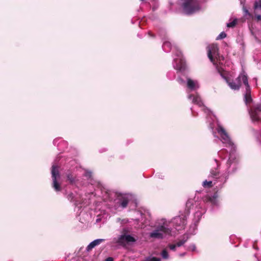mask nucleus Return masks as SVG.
Returning <instances> with one entry per match:
<instances>
[{"label": "nucleus", "instance_id": "obj_26", "mask_svg": "<svg viewBox=\"0 0 261 261\" xmlns=\"http://www.w3.org/2000/svg\"><path fill=\"white\" fill-rule=\"evenodd\" d=\"M163 258L167 259L168 258V253L166 249H164L161 253Z\"/></svg>", "mask_w": 261, "mask_h": 261}, {"label": "nucleus", "instance_id": "obj_1", "mask_svg": "<svg viewBox=\"0 0 261 261\" xmlns=\"http://www.w3.org/2000/svg\"><path fill=\"white\" fill-rule=\"evenodd\" d=\"M217 71L220 75L226 82L230 88L233 90H238L240 89L242 83L245 86V92L244 94V100L246 106L252 101V98L251 95V89L248 84V78L245 72L240 73L239 76L234 80L227 78L223 72L224 70L217 68Z\"/></svg>", "mask_w": 261, "mask_h": 261}, {"label": "nucleus", "instance_id": "obj_16", "mask_svg": "<svg viewBox=\"0 0 261 261\" xmlns=\"http://www.w3.org/2000/svg\"><path fill=\"white\" fill-rule=\"evenodd\" d=\"M192 206V201L191 200H188L186 204V209L185 211V214H186L187 215H188L190 213V210L191 208V207Z\"/></svg>", "mask_w": 261, "mask_h": 261}, {"label": "nucleus", "instance_id": "obj_32", "mask_svg": "<svg viewBox=\"0 0 261 261\" xmlns=\"http://www.w3.org/2000/svg\"><path fill=\"white\" fill-rule=\"evenodd\" d=\"M128 232V230L126 228H124L122 230V234H125V235H128L127 233Z\"/></svg>", "mask_w": 261, "mask_h": 261}, {"label": "nucleus", "instance_id": "obj_33", "mask_svg": "<svg viewBox=\"0 0 261 261\" xmlns=\"http://www.w3.org/2000/svg\"><path fill=\"white\" fill-rule=\"evenodd\" d=\"M104 261H114V259L112 257L107 258Z\"/></svg>", "mask_w": 261, "mask_h": 261}, {"label": "nucleus", "instance_id": "obj_15", "mask_svg": "<svg viewBox=\"0 0 261 261\" xmlns=\"http://www.w3.org/2000/svg\"><path fill=\"white\" fill-rule=\"evenodd\" d=\"M243 11L244 12V15L245 17H248L250 18H253L254 15L253 13H250L247 7L245 6H243Z\"/></svg>", "mask_w": 261, "mask_h": 261}, {"label": "nucleus", "instance_id": "obj_30", "mask_svg": "<svg viewBox=\"0 0 261 261\" xmlns=\"http://www.w3.org/2000/svg\"><path fill=\"white\" fill-rule=\"evenodd\" d=\"M147 261H161V259L160 258L156 257H152L151 258H148Z\"/></svg>", "mask_w": 261, "mask_h": 261}, {"label": "nucleus", "instance_id": "obj_22", "mask_svg": "<svg viewBox=\"0 0 261 261\" xmlns=\"http://www.w3.org/2000/svg\"><path fill=\"white\" fill-rule=\"evenodd\" d=\"M253 134L256 137H260L261 138V130L259 131L256 130L254 129H252Z\"/></svg>", "mask_w": 261, "mask_h": 261}, {"label": "nucleus", "instance_id": "obj_6", "mask_svg": "<svg viewBox=\"0 0 261 261\" xmlns=\"http://www.w3.org/2000/svg\"><path fill=\"white\" fill-rule=\"evenodd\" d=\"M182 7L184 13L187 15L194 14L201 9L198 0H184Z\"/></svg>", "mask_w": 261, "mask_h": 261}, {"label": "nucleus", "instance_id": "obj_9", "mask_svg": "<svg viewBox=\"0 0 261 261\" xmlns=\"http://www.w3.org/2000/svg\"><path fill=\"white\" fill-rule=\"evenodd\" d=\"M59 172L58 167L56 165H53L51 167V177L53 179V187L56 191H60L61 190V185L57 181V177H59Z\"/></svg>", "mask_w": 261, "mask_h": 261}, {"label": "nucleus", "instance_id": "obj_25", "mask_svg": "<svg viewBox=\"0 0 261 261\" xmlns=\"http://www.w3.org/2000/svg\"><path fill=\"white\" fill-rule=\"evenodd\" d=\"M95 247L93 242H92L91 243H90L88 246L86 248V250L88 251H90V250H91L93 248H94Z\"/></svg>", "mask_w": 261, "mask_h": 261}, {"label": "nucleus", "instance_id": "obj_34", "mask_svg": "<svg viewBox=\"0 0 261 261\" xmlns=\"http://www.w3.org/2000/svg\"><path fill=\"white\" fill-rule=\"evenodd\" d=\"M148 34H149V35L150 36H151V37H153V36H154V35H153V34H151V33L150 32H148Z\"/></svg>", "mask_w": 261, "mask_h": 261}, {"label": "nucleus", "instance_id": "obj_31", "mask_svg": "<svg viewBox=\"0 0 261 261\" xmlns=\"http://www.w3.org/2000/svg\"><path fill=\"white\" fill-rule=\"evenodd\" d=\"M176 247H177L176 244H170L169 246V248L172 250H175Z\"/></svg>", "mask_w": 261, "mask_h": 261}, {"label": "nucleus", "instance_id": "obj_4", "mask_svg": "<svg viewBox=\"0 0 261 261\" xmlns=\"http://www.w3.org/2000/svg\"><path fill=\"white\" fill-rule=\"evenodd\" d=\"M209 127L212 131V133L214 137H216V134L218 133L221 137L222 143L228 147H233L234 143L228 135L225 129L217 122V127L215 129L213 123L210 122Z\"/></svg>", "mask_w": 261, "mask_h": 261}, {"label": "nucleus", "instance_id": "obj_28", "mask_svg": "<svg viewBox=\"0 0 261 261\" xmlns=\"http://www.w3.org/2000/svg\"><path fill=\"white\" fill-rule=\"evenodd\" d=\"M67 198L70 201H74V195L73 193H70L67 196Z\"/></svg>", "mask_w": 261, "mask_h": 261}, {"label": "nucleus", "instance_id": "obj_35", "mask_svg": "<svg viewBox=\"0 0 261 261\" xmlns=\"http://www.w3.org/2000/svg\"><path fill=\"white\" fill-rule=\"evenodd\" d=\"M191 110H192V113L193 114V115L194 116V112H193V111L192 109H191Z\"/></svg>", "mask_w": 261, "mask_h": 261}, {"label": "nucleus", "instance_id": "obj_2", "mask_svg": "<svg viewBox=\"0 0 261 261\" xmlns=\"http://www.w3.org/2000/svg\"><path fill=\"white\" fill-rule=\"evenodd\" d=\"M187 86L188 88V99L191 100L193 103L201 107L202 110L212 119V117H214V116L212 115V112L203 105L199 95L197 93H190V92L196 91L199 89V84L198 81L193 80L188 77L187 78Z\"/></svg>", "mask_w": 261, "mask_h": 261}, {"label": "nucleus", "instance_id": "obj_20", "mask_svg": "<svg viewBox=\"0 0 261 261\" xmlns=\"http://www.w3.org/2000/svg\"><path fill=\"white\" fill-rule=\"evenodd\" d=\"M237 23V19H234L231 22H230L227 24V27L228 28L234 27Z\"/></svg>", "mask_w": 261, "mask_h": 261}, {"label": "nucleus", "instance_id": "obj_14", "mask_svg": "<svg viewBox=\"0 0 261 261\" xmlns=\"http://www.w3.org/2000/svg\"><path fill=\"white\" fill-rule=\"evenodd\" d=\"M218 197L217 191L216 192L213 196L207 195L205 197L204 201L206 202L211 203L212 204H216L217 203V199Z\"/></svg>", "mask_w": 261, "mask_h": 261}, {"label": "nucleus", "instance_id": "obj_19", "mask_svg": "<svg viewBox=\"0 0 261 261\" xmlns=\"http://www.w3.org/2000/svg\"><path fill=\"white\" fill-rule=\"evenodd\" d=\"M202 186L204 188H211L213 187V183L212 181H207V180H205L203 182Z\"/></svg>", "mask_w": 261, "mask_h": 261}, {"label": "nucleus", "instance_id": "obj_21", "mask_svg": "<svg viewBox=\"0 0 261 261\" xmlns=\"http://www.w3.org/2000/svg\"><path fill=\"white\" fill-rule=\"evenodd\" d=\"M211 175L214 178H217L219 175V172L216 170H212L211 171Z\"/></svg>", "mask_w": 261, "mask_h": 261}, {"label": "nucleus", "instance_id": "obj_18", "mask_svg": "<svg viewBox=\"0 0 261 261\" xmlns=\"http://www.w3.org/2000/svg\"><path fill=\"white\" fill-rule=\"evenodd\" d=\"M187 238L186 239L185 237L184 236V238L182 239L179 240V241H178L176 243V246L177 247H180V246H181L187 241Z\"/></svg>", "mask_w": 261, "mask_h": 261}, {"label": "nucleus", "instance_id": "obj_24", "mask_svg": "<svg viewBox=\"0 0 261 261\" xmlns=\"http://www.w3.org/2000/svg\"><path fill=\"white\" fill-rule=\"evenodd\" d=\"M67 179L70 181V182L71 184H73L74 181V177H73V176L71 174H69L67 175Z\"/></svg>", "mask_w": 261, "mask_h": 261}, {"label": "nucleus", "instance_id": "obj_17", "mask_svg": "<svg viewBox=\"0 0 261 261\" xmlns=\"http://www.w3.org/2000/svg\"><path fill=\"white\" fill-rule=\"evenodd\" d=\"M60 139H55L53 141V144L55 146H62V145H65L66 144V142L63 140H60V141L59 142V141Z\"/></svg>", "mask_w": 261, "mask_h": 261}, {"label": "nucleus", "instance_id": "obj_3", "mask_svg": "<svg viewBox=\"0 0 261 261\" xmlns=\"http://www.w3.org/2000/svg\"><path fill=\"white\" fill-rule=\"evenodd\" d=\"M162 47L166 52H169L170 50H172L174 52V55L172 63L174 68L178 71H184L186 68V63L178 47L175 44H172L168 40H165L163 42Z\"/></svg>", "mask_w": 261, "mask_h": 261}, {"label": "nucleus", "instance_id": "obj_29", "mask_svg": "<svg viewBox=\"0 0 261 261\" xmlns=\"http://www.w3.org/2000/svg\"><path fill=\"white\" fill-rule=\"evenodd\" d=\"M177 81L181 85H182L185 83V81L182 79L181 77H178L177 79Z\"/></svg>", "mask_w": 261, "mask_h": 261}, {"label": "nucleus", "instance_id": "obj_27", "mask_svg": "<svg viewBox=\"0 0 261 261\" xmlns=\"http://www.w3.org/2000/svg\"><path fill=\"white\" fill-rule=\"evenodd\" d=\"M103 241H105L104 239H99L95 240L93 241V242L95 246H96L97 245H98L99 244H100L101 243L103 242Z\"/></svg>", "mask_w": 261, "mask_h": 261}, {"label": "nucleus", "instance_id": "obj_10", "mask_svg": "<svg viewBox=\"0 0 261 261\" xmlns=\"http://www.w3.org/2000/svg\"><path fill=\"white\" fill-rule=\"evenodd\" d=\"M136 241V240L130 235L121 234L118 237L116 242L121 245L124 246L126 244Z\"/></svg>", "mask_w": 261, "mask_h": 261}, {"label": "nucleus", "instance_id": "obj_8", "mask_svg": "<svg viewBox=\"0 0 261 261\" xmlns=\"http://www.w3.org/2000/svg\"><path fill=\"white\" fill-rule=\"evenodd\" d=\"M171 230L167 227L165 223L163 225L158 226L154 230L149 233V237L151 238L161 239L164 236L170 235Z\"/></svg>", "mask_w": 261, "mask_h": 261}, {"label": "nucleus", "instance_id": "obj_11", "mask_svg": "<svg viewBox=\"0 0 261 261\" xmlns=\"http://www.w3.org/2000/svg\"><path fill=\"white\" fill-rule=\"evenodd\" d=\"M254 17L257 21L261 20V0H255L253 4Z\"/></svg>", "mask_w": 261, "mask_h": 261}, {"label": "nucleus", "instance_id": "obj_5", "mask_svg": "<svg viewBox=\"0 0 261 261\" xmlns=\"http://www.w3.org/2000/svg\"><path fill=\"white\" fill-rule=\"evenodd\" d=\"M207 56L211 62L215 65L216 69L218 67L220 69L223 68L219 67V64H222L221 60H223L224 58L222 56H220L218 52V47L216 44H211L207 47Z\"/></svg>", "mask_w": 261, "mask_h": 261}, {"label": "nucleus", "instance_id": "obj_23", "mask_svg": "<svg viewBox=\"0 0 261 261\" xmlns=\"http://www.w3.org/2000/svg\"><path fill=\"white\" fill-rule=\"evenodd\" d=\"M226 36V34H225V33L224 32H222L217 37L216 39L217 40L222 39L225 38Z\"/></svg>", "mask_w": 261, "mask_h": 261}, {"label": "nucleus", "instance_id": "obj_12", "mask_svg": "<svg viewBox=\"0 0 261 261\" xmlns=\"http://www.w3.org/2000/svg\"><path fill=\"white\" fill-rule=\"evenodd\" d=\"M188 215L184 213V215L176 217L173 219V223L176 226H179L181 228H184L187 224V216Z\"/></svg>", "mask_w": 261, "mask_h": 261}, {"label": "nucleus", "instance_id": "obj_7", "mask_svg": "<svg viewBox=\"0 0 261 261\" xmlns=\"http://www.w3.org/2000/svg\"><path fill=\"white\" fill-rule=\"evenodd\" d=\"M250 102L247 107L248 111L252 123L255 124L261 123V116L259 112H261V100L259 103L256 104L254 107H250Z\"/></svg>", "mask_w": 261, "mask_h": 261}, {"label": "nucleus", "instance_id": "obj_13", "mask_svg": "<svg viewBox=\"0 0 261 261\" xmlns=\"http://www.w3.org/2000/svg\"><path fill=\"white\" fill-rule=\"evenodd\" d=\"M117 204L123 208H126L129 202V199L127 197L121 194H117Z\"/></svg>", "mask_w": 261, "mask_h": 261}]
</instances>
